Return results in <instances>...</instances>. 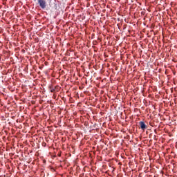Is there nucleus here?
Returning <instances> with one entry per match:
<instances>
[{"label": "nucleus", "instance_id": "obj_3", "mask_svg": "<svg viewBox=\"0 0 177 177\" xmlns=\"http://www.w3.org/2000/svg\"><path fill=\"white\" fill-rule=\"evenodd\" d=\"M50 92H52V93L55 92V88H51Z\"/></svg>", "mask_w": 177, "mask_h": 177}, {"label": "nucleus", "instance_id": "obj_1", "mask_svg": "<svg viewBox=\"0 0 177 177\" xmlns=\"http://www.w3.org/2000/svg\"><path fill=\"white\" fill-rule=\"evenodd\" d=\"M38 3L41 9L46 8V1L45 0H38Z\"/></svg>", "mask_w": 177, "mask_h": 177}, {"label": "nucleus", "instance_id": "obj_2", "mask_svg": "<svg viewBox=\"0 0 177 177\" xmlns=\"http://www.w3.org/2000/svg\"><path fill=\"white\" fill-rule=\"evenodd\" d=\"M139 125H140V128H141V129L142 130V131H145V129H146L147 128V126L146 125V124L145 123V122H139Z\"/></svg>", "mask_w": 177, "mask_h": 177}]
</instances>
